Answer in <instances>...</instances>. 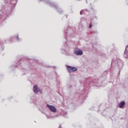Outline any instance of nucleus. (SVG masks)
Listing matches in <instances>:
<instances>
[{"label":"nucleus","mask_w":128,"mask_h":128,"mask_svg":"<svg viewBox=\"0 0 128 128\" xmlns=\"http://www.w3.org/2000/svg\"><path fill=\"white\" fill-rule=\"evenodd\" d=\"M92 24H89V28H92Z\"/></svg>","instance_id":"nucleus-6"},{"label":"nucleus","mask_w":128,"mask_h":128,"mask_svg":"<svg viewBox=\"0 0 128 128\" xmlns=\"http://www.w3.org/2000/svg\"><path fill=\"white\" fill-rule=\"evenodd\" d=\"M67 69L68 72H76V70H78V68L70 66H68Z\"/></svg>","instance_id":"nucleus-1"},{"label":"nucleus","mask_w":128,"mask_h":128,"mask_svg":"<svg viewBox=\"0 0 128 128\" xmlns=\"http://www.w3.org/2000/svg\"><path fill=\"white\" fill-rule=\"evenodd\" d=\"M124 104H126V102H121L120 104H119V108H122V106H124Z\"/></svg>","instance_id":"nucleus-5"},{"label":"nucleus","mask_w":128,"mask_h":128,"mask_svg":"<svg viewBox=\"0 0 128 128\" xmlns=\"http://www.w3.org/2000/svg\"><path fill=\"white\" fill-rule=\"evenodd\" d=\"M46 106L49 108V110H50L52 112H56V108L54 106L47 104Z\"/></svg>","instance_id":"nucleus-2"},{"label":"nucleus","mask_w":128,"mask_h":128,"mask_svg":"<svg viewBox=\"0 0 128 128\" xmlns=\"http://www.w3.org/2000/svg\"><path fill=\"white\" fill-rule=\"evenodd\" d=\"M74 54L77 56H82V51L80 49H76L74 51Z\"/></svg>","instance_id":"nucleus-3"},{"label":"nucleus","mask_w":128,"mask_h":128,"mask_svg":"<svg viewBox=\"0 0 128 128\" xmlns=\"http://www.w3.org/2000/svg\"><path fill=\"white\" fill-rule=\"evenodd\" d=\"M33 90L35 94H38V86L36 85L34 86Z\"/></svg>","instance_id":"nucleus-4"}]
</instances>
